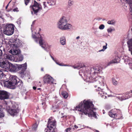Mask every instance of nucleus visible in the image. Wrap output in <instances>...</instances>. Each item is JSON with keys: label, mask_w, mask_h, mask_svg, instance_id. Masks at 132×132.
I'll return each instance as SVG.
<instances>
[{"label": "nucleus", "mask_w": 132, "mask_h": 132, "mask_svg": "<svg viewBox=\"0 0 132 132\" xmlns=\"http://www.w3.org/2000/svg\"><path fill=\"white\" fill-rule=\"evenodd\" d=\"M38 126V124L37 123H35L32 126V129L33 130H36Z\"/></svg>", "instance_id": "obj_32"}, {"label": "nucleus", "mask_w": 132, "mask_h": 132, "mask_svg": "<svg viewBox=\"0 0 132 132\" xmlns=\"http://www.w3.org/2000/svg\"><path fill=\"white\" fill-rule=\"evenodd\" d=\"M96 132H100L98 130H96Z\"/></svg>", "instance_id": "obj_49"}, {"label": "nucleus", "mask_w": 132, "mask_h": 132, "mask_svg": "<svg viewBox=\"0 0 132 132\" xmlns=\"http://www.w3.org/2000/svg\"><path fill=\"white\" fill-rule=\"evenodd\" d=\"M11 63L9 62L3 61L1 62L0 66L3 68L5 71L7 72L9 70Z\"/></svg>", "instance_id": "obj_12"}, {"label": "nucleus", "mask_w": 132, "mask_h": 132, "mask_svg": "<svg viewBox=\"0 0 132 132\" xmlns=\"http://www.w3.org/2000/svg\"><path fill=\"white\" fill-rule=\"evenodd\" d=\"M131 93H132V90L127 92L123 95H121L117 97L121 101L125 100L130 98L132 96Z\"/></svg>", "instance_id": "obj_11"}, {"label": "nucleus", "mask_w": 132, "mask_h": 132, "mask_svg": "<svg viewBox=\"0 0 132 132\" xmlns=\"http://www.w3.org/2000/svg\"><path fill=\"white\" fill-rule=\"evenodd\" d=\"M103 114H104V112H103Z\"/></svg>", "instance_id": "obj_54"}, {"label": "nucleus", "mask_w": 132, "mask_h": 132, "mask_svg": "<svg viewBox=\"0 0 132 132\" xmlns=\"http://www.w3.org/2000/svg\"><path fill=\"white\" fill-rule=\"evenodd\" d=\"M33 89H34V90H35L36 89V87H35V86H34L33 87Z\"/></svg>", "instance_id": "obj_45"}, {"label": "nucleus", "mask_w": 132, "mask_h": 132, "mask_svg": "<svg viewBox=\"0 0 132 132\" xmlns=\"http://www.w3.org/2000/svg\"><path fill=\"white\" fill-rule=\"evenodd\" d=\"M2 55V50L0 49V59L1 58Z\"/></svg>", "instance_id": "obj_39"}, {"label": "nucleus", "mask_w": 132, "mask_h": 132, "mask_svg": "<svg viewBox=\"0 0 132 132\" xmlns=\"http://www.w3.org/2000/svg\"><path fill=\"white\" fill-rule=\"evenodd\" d=\"M51 57L53 60L55 62V61H56V60L52 56H51Z\"/></svg>", "instance_id": "obj_44"}, {"label": "nucleus", "mask_w": 132, "mask_h": 132, "mask_svg": "<svg viewBox=\"0 0 132 132\" xmlns=\"http://www.w3.org/2000/svg\"><path fill=\"white\" fill-rule=\"evenodd\" d=\"M74 127L73 128H76V129L78 128V127L76 125H74Z\"/></svg>", "instance_id": "obj_42"}, {"label": "nucleus", "mask_w": 132, "mask_h": 132, "mask_svg": "<svg viewBox=\"0 0 132 132\" xmlns=\"http://www.w3.org/2000/svg\"><path fill=\"white\" fill-rule=\"evenodd\" d=\"M4 56L5 59L11 61H14L15 59L13 56L9 54H5Z\"/></svg>", "instance_id": "obj_17"}, {"label": "nucleus", "mask_w": 132, "mask_h": 132, "mask_svg": "<svg viewBox=\"0 0 132 132\" xmlns=\"http://www.w3.org/2000/svg\"><path fill=\"white\" fill-rule=\"evenodd\" d=\"M15 62H19L21 61L23 59V56L22 55H20L18 56L17 58H14Z\"/></svg>", "instance_id": "obj_25"}, {"label": "nucleus", "mask_w": 132, "mask_h": 132, "mask_svg": "<svg viewBox=\"0 0 132 132\" xmlns=\"http://www.w3.org/2000/svg\"><path fill=\"white\" fill-rule=\"evenodd\" d=\"M115 30V29L114 28H112L111 27H110L107 30V32L108 33L111 32Z\"/></svg>", "instance_id": "obj_33"}, {"label": "nucleus", "mask_w": 132, "mask_h": 132, "mask_svg": "<svg viewBox=\"0 0 132 132\" xmlns=\"http://www.w3.org/2000/svg\"><path fill=\"white\" fill-rule=\"evenodd\" d=\"M32 32V37L37 43L39 42L40 46L45 51L48 52L49 48L51 47V45H48L47 43L45 42V36L43 35H40L38 33L36 34L35 30H33L31 28Z\"/></svg>", "instance_id": "obj_3"}, {"label": "nucleus", "mask_w": 132, "mask_h": 132, "mask_svg": "<svg viewBox=\"0 0 132 132\" xmlns=\"http://www.w3.org/2000/svg\"><path fill=\"white\" fill-rule=\"evenodd\" d=\"M12 42V45L13 47L15 48L20 46L21 44V41L18 39H14Z\"/></svg>", "instance_id": "obj_15"}, {"label": "nucleus", "mask_w": 132, "mask_h": 132, "mask_svg": "<svg viewBox=\"0 0 132 132\" xmlns=\"http://www.w3.org/2000/svg\"><path fill=\"white\" fill-rule=\"evenodd\" d=\"M53 78L48 75H46L44 77V81L45 83L50 84H56V83L53 82Z\"/></svg>", "instance_id": "obj_13"}, {"label": "nucleus", "mask_w": 132, "mask_h": 132, "mask_svg": "<svg viewBox=\"0 0 132 132\" xmlns=\"http://www.w3.org/2000/svg\"><path fill=\"white\" fill-rule=\"evenodd\" d=\"M4 105V107H3V106H2L0 105V118H3L5 116L4 113L2 110V108L6 109L7 112L13 116L16 115L20 111V110L19 108L18 105L16 104L13 105L11 109H10L9 106H7L6 104H5Z\"/></svg>", "instance_id": "obj_4"}, {"label": "nucleus", "mask_w": 132, "mask_h": 132, "mask_svg": "<svg viewBox=\"0 0 132 132\" xmlns=\"http://www.w3.org/2000/svg\"><path fill=\"white\" fill-rule=\"evenodd\" d=\"M10 53L13 55H17L20 53V51L18 49H12L9 51Z\"/></svg>", "instance_id": "obj_20"}, {"label": "nucleus", "mask_w": 132, "mask_h": 132, "mask_svg": "<svg viewBox=\"0 0 132 132\" xmlns=\"http://www.w3.org/2000/svg\"><path fill=\"white\" fill-rule=\"evenodd\" d=\"M4 74L3 71L0 69V79H1L4 76Z\"/></svg>", "instance_id": "obj_34"}, {"label": "nucleus", "mask_w": 132, "mask_h": 132, "mask_svg": "<svg viewBox=\"0 0 132 132\" xmlns=\"http://www.w3.org/2000/svg\"><path fill=\"white\" fill-rule=\"evenodd\" d=\"M131 94H132V93H131Z\"/></svg>", "instance_id": "obj_56"}, {"label": "nucleus", "mask_w": 132, "mask_h": 132, "mask_svg": "<svg viewBox=\"0 0 132 132\" xmlns=\"http://www.w3.org/2000/svg\"><path fill=\"white\" fill-rule=\"evenodd\" d=\"M9 98V93L6 91L0 90V99L1 100L7 99Z\"/></svg>", "instance_id": "obj_14"}, {"label": "nucleus", "mask_w": 132, "mask_h": 132, "mask_svg": "<svg viewBox=\"0 0 132 132\" xmlns=\"http://www.w3.org/2000/svg\"><path fill=\"white\" fill-rule=\"evenodd\" d=\"M9 71L12 72H16L19 70L21 71L23 73L27 68V64L26 63L22 64H16V65L11 63Z\"/></svg>", "instance_id": "obj_6"}, {"label": "nucleus", "mask_w": 132, "mask_h": 132, "mask_svg": "<svg viewBox=\"0 0 132 132\" xmlns=\"http://www.w3.org/2000/svg\"><path fill=\"white\" fill-rule=\"evenodd\" d=\"M45 104V103H42V105L44 104Z\"/></svg>", "instance_id": "obj_50"}, {"label": "nucleus", "mask_w": 132, "mask_h": 132, "mask_svg": "<svg viewBox=\"0 0 132 132\" xmlns=\"http://www.w3.org/2000/svg\"><path fill=\"white\" fill-rule=\"evenodd\" d=\"M116 23V21L114 20H109L108 22L107 23L109 24L113 25L115 24Z\"/></svg>", "instance_id": "obj_31"}, {"label": "nucleus", "mask_w": 132, "mask_h": 132, "mask_svg": "<svg viewBox=\"0 0 132 132\" xmlns=\"http://www.w3.org/2000/svg\"><path fill=\"white\" fill-rule=\"evenodd\" d=\"M30 8L32 10L31 11V14L34 16L36 15L38 12L42 9L41 5L35 1L34 4L30 5Z\"/></svg>", "instance_id": "obj_7"}, {"label": "nucleus", "mask_w": 132, "mask_h": 132, "mask_svg": "<svg viewBox=\"0 0 132 132\" xmlns=\"http://www.w3.org/2000/svg\"><path fill=\"white\" fill-rule=\"evenodd\" d=\"M69 19L67 16H63L59 20L57 24V27L62 30H69L72 27V25L68 23Z\"/></svg>", "instance_id": "obj_5"}, {"label": "nucleus", "mask_w": 132, "mask_h": 132, "mask_svg": "<svg viewBox=\"0 0 132 132\" xmlns=\"http://www.w3.org/2000/svg\"><path fill=\"white\" fill-rule=\"evenodd\" d=\"M121 113L120 110L119 109H114L109 111L108 114L111 117L119 119L120 118L118 117V116L119 114L121 115Z\"/></svg>", "instance_id": "obj_9"}, {"label": "nucleus", "mask_w": 132, "mask_h": 132, "mask_svg": "<svg viewBox=\"0 0 132 132\" xmlns=\"http://www.w3.org/2000/svg\"><path fill=\"white\" fill-rule=\"evenodd\" d=\"M40 89V88H38L37 89V90H39V89Z\"/></svg>", "instance_id": "obj_51"}, {"label": "nucleus", "mask_w": 132, "mask_h": 132, "mask_svg": "<svg viewBox=\"0 0 132 132\" xmlns=\"http://www.w3.org/2000/svg\"><path fill=\"white\" fill-rule=\"evenodd\" d=\"M72 67L75 69H79L82 68L84 67L85 69H87L88 70L89 69H90L89 67H87V68L83 64H81L78 66H72Z\"/></svg>", "instance_id": "obj_19"}, {"label": "nucleus", "mask_w": 132, "mask_h": 132, "mask_svg": "<svg viewBox=\"0 0 132 132\" xmlns=\"http://www.w3.org/2000/svg\"><path fill=\"white\" fill-rule=\"evenodd\" d=\"M96 91L98 92V94L103 98L105 99L106 98V93H104L103 89H101L98 87V89H96Z\"/></svg>", "instance_id": "obj_16"}, {"label": "nucleus", "mask_w": 132, "mask_h": 132, "mask_svg": "<svg viewBox=\"0 0 132 132\" xmlns=\"http://www.w3.org/2000/svg\"><path fill=\"white\" fill-rule=\"evenodd\" d=\"M62 66L69 67L70 65H69L64 64L63 63H62Z\"/></svg>", "instance_id": "obj_41"}, {"label": "nucleus", "mask_w": 132, "mask_h": 132, "mask_svg": "<svg viewBox=\"0 0 132 132\" xmlns=\"http://www.w3.org/2000/svg\"><path fill=\"white\" fill-rule=\"evenodd\" d=\"M74 4L73 0H68V7H71Z\"/></svg>", "instance_id": "obj_27"}, {"label": "nucleus", "mask_w": 132, "mask_h": 132, "mask_svg": "<svg viewBox=\"0 0 132 132\" xmlns=\"http://www.w3.org/2000/svg\"><path fill=\"white\" fill-rule=\"evenodd\" d=\"M18 9L17 8H16L15 9H13V11L15 12V11H18Z\"/></svg>", "instance_id": "obj_40"}, {"label": "nucleus", "mask_w": 132, "mask_h": 132, "mask_svg": "<svg viewBox=\"0 0 132 132\" xmlns=\"http://www.w3.org/2000/svg\"><path fill=\"white\" fill-rule=\"evenodd\" d=\"M47 3L50 6H53L56 4V1L55 0L49 1H47Z\"/></svg>", "instance_id": "obj_26"}, {"label": "nucleus", "mask_w": 132, "mask_h": 132, "mask_svg": "<svg viewBox=\"0 0 132 132\" xmlns=\"http://www.w3.org/2000/svg\"><path fill=\"white\" fill-rule=\"evenodd\" d=\"M18 79L15 76H11L10 77V80L12 84V85L14 86L16 85H22V84L21 82H19Z\"/></svg>", "instance_id": "obj_10"}, {"label": "nucleus", "mask_w": 132, "mask_h": 132, "mask_svg": "<svg viewBox=\"0 0 132 132\" xmlns=\"http://www.w3.org/2000/svg\"><path fill=\"white\" fill-rule=\"evenodd\" d=\"M11 2V1H10L9 3L8 4H7V5H6V7H5V8L6 9H7V7L9 5V3L10 2Z\"/></svg>", "instance_id": "obj_43"}, {"label": "nucleus", "mask_w": 132, "mask_h": 132, "mask_svg": "<svg viewBox=\"0 0 132 132\" xmlns=\"http://www.w3.org/2000/svg\"><path fill=\"white\" fill-rule=\"evenodd\" d=\"M79 38H80V37L79 36H78L76 38V39H79Z\"/></svg>", "instance_id": "obj_47"}, {"label": "nucleus", "mask_w": 132, "mask_h": 132, "mask_svg": "<svg viewBox=\"0 0 132 132\" xmlns=\"http://www.w3.org/2000/svg\"><path fill=\"white\" fill-rule=\"evenodd\" d=\"M30 0H24L25 4L26 5H27L29 2Z\"/></svg>", "instance_id": "obj_38"}, {"label": "nucleus", "mask_w": 132, "mask_h": 132, "mask_svg": "<svg viewBox=\"0 0 132 132\" xmlns=\"http://www.w3.org/2000/svg\"><path fill=\"white\" fill-rule=\"evenodd\" d=\"M48 4L47 3V2H43L44 7L46 10H48L50 9L49 7L47 6V5Z\"/></svg>", "instance_id": "obj_29"}, {"label": "nucleus", "mask_w": 132, "mask_h": 132, "mask_svg": "<svg viewBox=\"0 0 132 132\" xmlns=\"http://www.w3.org/2000/svg\"><path fill=\"white\" fill-rule=\"evenodd\" d=\"M112 84L114 86L117 85L118 83V79L117 77H113L112 79Z\"/></svg>", "instance_id": "obj_23"}, {"label": "nucleus", "mask_w": 132, "mask_h": 132, "mask_svg": "<svg viewBox=\"0 0 132 132\" xmlns=\"http://www.w3.org/2000/svg\"><path fill=\"white\" fill-rule=\"evenodd\" d=\"M65 117V116H63L62 117Z\"/></svg>", "instance_id": "obj_53"}, {"label": "nucleus", "mask_w": 132, "mask_h": 132, "mask_svg": "<svg viewBox=\"0 0 132 132\" xmlns=\"http://www.w3.org/2000/svg\"><path fill=\"white\" fill-rule=\"evenodd\" d=\"M61 114H62V115H63V113H62Z\"/></svg>", "instance_id": "obj_52"}, {"label": "nucleus", "mask_w": 132, "mask_h": 132, "mask_svg": "<svg viewBox=\"0 0 132 132\" xmlns=\"http://www.w3.org/2000/svg\"><path fill=\"white\" fill-rule=\"evenodd\" d=\"M41 70L42 71H43V68H42L41 69Z\"/></svg>", "instance_id": "obj_48"}, {"label": "nucleus", "mask_w": 132, "mask_h": 132, "mask_svg": "<svg viewBox=\"0 0 132 132\" xmlns=\"http://www.w3.org/2000/svg\"><path fill=\"white\" fill-rule=\"evenodd\" d=\"M102 69V68L99 66H94L90 68V71L86 70L84 73L82 72V70H80L79 74L86 81L94 83L95 87L98 85H100L108 89L104 76H98L96 78L94 77V76L96 74L101 72Z\"/></svg>", "instance_id": "obj_1"}, {"label": "nucleus", "mask_w": 132, "mask_h": 132, "mask_svg": "<svg viewBox=\"0 0 132 132\" xmlns=\"http://www.w3.org/2000/svg\"><path fill=\"white\" fill-rule=\"evenodd\" d=\"M60 42L61 45H64L66 44V41L65 38L64 36L61 37L60 38Z\"/></svg>", "instance_id": "obj_22"}, {"label": "nucleus", "mask_w": 132, "mask_h": 132, "mask_svg": "<svg viewBox=\"0 0 132 132\" xmlns=\"http://www.w3.org/2000/svg\"><path fill=\"white\" fill-rule=\"evenodd\" d=\"M14 26L12 24H7L3 27V32L4 34L10 35H12L14 31Z\"/></svg>", "instance_id": "obj_8"}, {"label": "nucleus", "mask_w": 132, "mask_h": 132, "mask_svg": "<svg viewBox=\"0 0 132 132\" xmlns=\"http://www.w3.org/2000/svg\"><path fill=\"white\" fill-rule=\"evenodd\" d=\"M0 19H1L2 20H3V19L1 16H0Z\"/></svg>", "instance_id": "obj_46"}, {"label": "nucleus", "mask_w": 132, "mask_h": 132, "mask_svg": "<svg viewBox=\"0 0 132 132\" xmlns=\"http://www.w3.org/2000/svg\"><path fill=\"white\" fill-rule=\"evenodd\" d=\"M107 44L106 43L105 45H104L103 46V49L101 50H99L98 51V52H101L104 51L107 48Z\"/></svg>", "instance_id": "obj_30"}, {"label": "nucleus", "mask_w": 132, "mask_h": 132, "mask_svg": "<svg viewBox=\"0 0 132 132\" xmlns=\"http://www.w3.org/2000/svg\"><path fill=\"white\" fill-rule=\"evenodd\" d=\"M71 128H68L65 129V131L66 132H71Z\"/></svg>", "instance_id": "obj_37"}, {"label": "nucleus", "mask_w": 132, "mask_h": 132, "mask_svg": "<svg viewBox=\"0 0 132 132\" xmlns=\"http://www.w3.org/2000/svg\"><path fill=\"white\" fill-rule=\"evenodd\" d=\"M124 62L126 64H128L130 66V67L132 69V61L130 60V59L128 57H127L125 59Z\"/></svg>", "instance_id": "obj_21"}, {"label": "nucleus", "mask_w": 132, "mask_h": 132, "mask_svg": "<svg viewBox=\"0 0 132 132\" xmlns=\"http://www.w3.org/2000/svg\"><path fill=\"white\" fill-rule=\"evenodd\" d=\"M104 24H102L100 25L99 27V28L100 30H102L104 28Z\"/></svg>", "instance_id": "obj_35"}, {"label": "nucleus", "mask_w": 132, "mask_h": 132, "mask_svg": "<svg viewBox=\"0 0 132 132\" xmlns=\"http://www.w3.org/2000/svg\"><path fill=\"white\" fill-rule=\"evenodd\" d=\"M94 106L92 102L90 100L86 101L85 100L76 106V110L80 112L79 114L81 115V117L84 114L88 115L89 117H93L97 118L96 113L94 111L95 110L93 108Z\"/></svg>", "instance_id": "obj_2"}, {"label": "nucleus", "mask_w": 132, "mask_h": 132, "mask_svg": "<svg viewBox=\"0 0 132 132\" xmlns=\"http://www.w3.org/2000/svg\"><path fill=\"white\" fill-rule=\"evenodd\" d=\"M62 96L65 98H67L68 95V93L65 91L62 92Z\"/></svg>", "instance_id": "obj_28"}, {"label": "nucleus", "mask_w": 132, "mask_h": 132, "mask_svg": "<svg viewBox=\"0 0 132 132\" xmlns=\"http://www.w3.org/2000/svg\"><path fill=\"white\" fill-rule=\"evenodd\" d=\"M4 86L10 88L14 89V88L12 87H13L12 85V84L10 80L6 81L4 82Z\"/></svg>", "instance_id": "obj_18"}, {"label": "nucleus", "mask_w": 132, "mask_h": 132, "mask_svg": "<svg viewBox=\"0 0 132 132\" xmlns=\"http://www.w3.org/2000/svg\"><path fill=\"white\" fill-rule=\"evenodd\" d=\"M109 96V95H108V97H109V96Z\"/></svg>", "instance_id": "obj_55"}, {"label": "nucleus", "mask_w": 132, "mask_h": 132, "mask_svg": "<svg viewBox=\"0 0 132 132\" xmlns=\"http://www.w3.org/2000/svg\"><path fill=\"white\" fill-rule=\"evenodd\" d=\"M55 63L57 65L61 66H62V63H60L57 60H56V61H55Z\"/></svg>", "instance_id": "obj_36"}, {"label": "nucleus", "mask_w": 132, "mask_h": 132, "mask_svg": "<svg viewBox=\"0 0 132 132\" xmlns=\"http://www.w3.org/2000/svg\"><path fill=\"white\" fill-rule=\"evenodd\" d=\"M119 59L118 57H116L115 59L112 60L109 63V65L113 63H118L119 62Z\"/></svg>", "instance_id": "obj_24"}]
</instances>
